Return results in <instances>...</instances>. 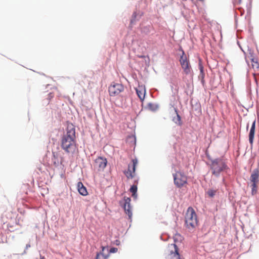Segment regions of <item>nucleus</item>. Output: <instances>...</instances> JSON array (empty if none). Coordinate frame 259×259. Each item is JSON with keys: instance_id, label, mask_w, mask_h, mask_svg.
I'll return each instance as SVG.
<instances>
[{"instance_id": "1", "label": "nucleus", "mask_w": 259, "mask_h": 259, "mask_svg": "<svg viewBox=\"0 0 259 259\" xmlns=\"http://www.w3.org/2000/svg\"><path fill=\"white\" fill-rule=\"evenodd\" d=\"M66 131V134L62 137L61 147L67 153L73 154L77 151L75 131L73 125H68Z\"/></svg>"}, {"instance_id": "2", "label": "nucleus", "mask_w": 259, "mask_h": 259, "mask_svg": "<svg viewBox=\"0 0 259 259\" xmlns=\"http://www.w3.org/2000/svg\"><path fill=\"white\" fill-rule=\"evenodd\" d=\"M209 166L212 175L215 177H219L229 168L225 160L221 158L211 160Z\"/></svg>"}, {"instance_id": "3", "label": "nucleus", "mask_w": 259, "mask_h": 259, "mask_svg": "<svg viewBox=\"0 0 259 259\" xmlns=\"http://www.w3.org/2000/svg\"><path fill=\"white\" fill-rule=\"evenodd\" d=\"M197 214L192 207H189L185 215V225L189 230H193L198 225Z\"/></svg>"}, {"instance_id": "4", "label": "nucleus", "mask_w": 259, "mask_h": 259, "mask_svg": "<svg viewBox=\"0 0 259 259\" xmlns=\"http://www.w3.org/2000/svg\"><path fill=\"white\" fill-rule=\"evenodd\" d=\"M166 259H181L179 253V248L175 243L169 244L165 250Z\"/></svg>"}, {"instance_id": "5", "label": "nucleus", "mask_w": 259, "mask_h": 259, "mask_svg": "<svg viewBox=\"0 0 259 259\" xmlns=\"http://www.w3.org/2000/svg\"><path fill=\"white\" fill-rule=\"evenodd\" d=\"M174 183L179 188L183 187L187 183V177L180 171L173 174Z\"/></svg>"}, {"instance_id": "6", "label": "nucleus", "mask_w": 259, "mask_h": 259, "mask_svg": "<svg viewBox=\"0 0 259 259\" xmlns=\"http://www.w3.org/2000/svg\"><path fill=\"white\" fill-rule=\"evenodd\" d=\"M180 62L184 73L188 75L191 73L192 69L189 61L184 51L180 59Z\"/></svg>"}, {"instance_id": "7", "label": "nucleus", "mask_w": 259, "mask_h": 259, "mask_svg": "<svg viewBox=\"0 0 259 259\" xmlns=\"http://www.w3.org/2000/svg\"><path fill=\"white\" fill-rule=\"evenodd\" d=\"M132 162L128 164L127 169L124 171V174L128 179H133L135 176L136 167L138 164L136 158L132 159Z\"/></svg>"}, {"instance_id": "8", "label": "nucleus", "mask_w": 259, "mask_h": 259, "mask_svg": "<svg viewBox=\"0 0 259 259\" xmlns=\"http://www.w3.org/2000/svg\"><path fill=\"white\" fill-rule=\"evenodd\" d=\"M124 90V87L120 83L111 84L109 88L108 91L110 96H116L118 95Z\"/></svg>"}, {"instance_id": "9", "label": "nucleus", "mask_w": 259, "mask_h": 259, "mask_svg": "<svg viewBox=\"0 0 259 259\" xmlns=\"http://www.w3.org/2000/svg\"><path fill=\"white\" fill-rule=\"evenodd\" d=\"M245 59L248 63H249V62H251L252 67L254 71H258L259 70V63L257 61V59L254 56L253 53H249V54L246 56Z\"/></svg>"}, {"instance_id": "10", "label": "nucleus", "mask_w": 259, "mask_h": 259, "mask_svg": "<svg viewBox=\"0 0 259 259\" xmlns=\"http://www.w3.org/2000/svg\"><path fill=\"white\" fill-rule=\"evenodd\" d=\"M52 160L53 165L55 167L58 166L60 164L62 165L64 162V158L61 155L60 152H53Z\"/></svg>"}, {"instance_id": "11", "label": "nucleus", "mask_w": 259, "mask_h": 259, "mask_svg": "<svg viewBox=\"0 0 259 259\" xmlns=\"http://www.w3.org/2000/svg\"><path fill=\"white\" fill-rule=\"evenodd\" d=\"M131 199L129 197L124 198V211L128 216L129 219H131L132 217V211L130 204Z\"/></svg>"}, {"instance_id": "12", "label": "nucleus", "mask_w": 259, "mask_h": 259, "mask_svg": "<svg viewBox=\"0 0 259 259\" xmlns=\"http://www.w3.org/2000/svg\"><path fill=\"white\" fill-rule=\"evenodd\" d=\"M107 163V159L102 157H98L95 160L96 166L99 170H103L106 167Z\"/></svg>"}, {"instance_id": "13", "label": "nucleus", "mask_w": 259, "mask_h": 259, "mask_svg": "<svg viewBox=\"0 0 259 259\" xmlns=\"http://www.w3.org/2000/svg\"><path fill=\"white\" fill-rule=\"evenodd\" d=\"M136 93L140 98V99L143 101L146 95V89L144 85H139L138 88L136 89Z\"/></svg>"}, {"instance_id": "14", "label": "nucleus", "mask_w": 259, "mask_h": 259, "mask_svg": "<svg viewBox=\"0 0 259 259\" xmlns=\"http://www.w3.org/2000/svg\"><path fill=\"white\" fill-rule=\"evenodd\" d=\"M258 178H259V170L258 169H254L250 176V181L252 183V184H256L257 185L258 182Z\"/></svg>"}, {"instance_id": "15", "label": "nucleus", "mask_w": 259, "mask_h": 259, "mask_svg": "<svg viewBox=\"0 0 259 259\" xmlns=\"http://www.w3.org/2000/svg\"><path fill=\"white\" fill-rule=\"evenodd\" d=\"M255 120H254L252 123L251 128L249 133V141L251 145H252L254 133H255Z\"/></svg>"}, {"instance_id": "16", "label": "nucleus", "mask_w": 259, "mask_h": 259, "mask_svg": "<svg viewBox=\"0 0 259 259\" xmlns=\"http://www.w3.org/2000/svg\"><path fill=\"white\" fill-rule=\"evenodd\" d=\"M105 250H107V252H108V247L102 246V252L100 253H98L97 254L96 257L95 259H107L108 256V253L106 254L104 253Z\"/></svg>"}, {"instance_id": "17", "label": "nucleus", "mask_w": 259, "mask_h": 259, "mask_svg": "<svg viewBox=\"0 0 259 259\" xmlns=\"http://www.w3.org/2000/svg\"><path fill=\"white\" fill-rule=\"evenodd\" d=\"M77 188L79 193L81 195L86 196L88 195L87 189L81 182H79L77 183Z\"/></svg>"}, {"instance_id": "18", "label": "nucleus", "mask_w": 259, "mask_h": 259, "mask_svg": "<svg viewBox=\"0 0 259 259\" xmlns=\"http://www.w3.org/2000/svg\"><path fill=\"white\" fill-rule=\"evenodd\" d=\"M175 111L176 113V117H174L173 118V121L176 123V124H177L178 125L181 126L182 125V120H181V117L180 116V115L178 114V110L177 109L175 108Z\"/></svg>"}, {"instance_id": "19", "label": "nucleus", "mask_w": 259, "mask_h": 259, "mask_svg": "<svg viewBox=\"0 0 259 259\" xmlns=\"http://www.w3.org/2000/svg\"><path fill=\"white\" fill-rule=\"evenodd\" d=\"M137 185H134L131 186L130 188V192L132 193V196L135 198H137Z\"/></svg>"}, {"instance_id": "20", "label": "nucleus", "mask_w": 259, "mask_h": 259, "mask_svg": "<svg viewBox=\"0 0 259 259\" xmlns=\"http://www.w3.org/2000/svg\"><path fill=\"white\" fill-rule=\"evenodd\" d=\"M148 108L149 110L155 111L158 109V106L155 104L150 103L148 104Z\"/></svg>"}, {"instance_id": "21", "label": "nucleus", "mask_w": 259, "mask_h": 259, "mask_svg": "<svg viewBox=\"0 0 259 259\" xmlns=\"http://www.w3.org/2000/svg\"><path fill=\"white\" fill-rule=\"evenodd\" d=\"M251 193L252 195H254L257 193V185L256 184H251Z\"/></svg>"}, {"instance_id": "22", "label": "nucleus", "mask_w": 259, "mask_h": 259, "mask_svg": "<svg viewBox=\"0 0 259 259\" xmlns=\"http://www.w3.org/2000/svg\"><path fill=\"white\" fill-rule=\"evenodd\" d=\"M216 192L217 191L215 190L210 189L208 190V191L207 192V194L209 197H212L215 195Z\"/></svg>"}, {"instance_id": "23", "label": "nucleus", "mask_w": 259, "mask_h": 259, "mask_svg": "<svg viewBox=\"0 0 259 259\" xmlns=\"http://www.w3.org/2000/svg\"><path fill=\"white\" fill-rule=\"evenodd\" d=\"M109 251L111 253L116 252L117 251V248L115 247H112L110 249Z\"/></svg>"}, {"instance_id": "24", "label": "nucleus", "mask_w": 259, "mask_h": 259, "mask_svg": "<svg viewBox=\"0 0 259 259\" xmlns=\"http://www.w3.org/2000/svg\"><path fill=\"white\" fill-rule=\"evenodd\" d=\"M54 97V94L52 93H50L48 94V99L50 100L52 98Z\"/></svg>"}, {"instance_id": "25", "label": "nucleus", "mask_w": 259, "mask_h": 259, "mask_svg": "<svg viewBox=\"0 0 259 259\" xmlns=\"http://www.w3.org/2000/svg\"><path fill=\"white\" fill-rule=\"evenodd\" d=\"M199 69L200 70V72L201 73H202L203 72V66H202V64L201 63H199Z\"/></svg>"}, {"instance_id": "26", "label": "nucleus", "mask_w": 259, "mask_h": 259, "mask_svg": "<svg viewBox=\"0 0 259 259\" xmlns=\"http://www.w3.org/2000/svg\"><path fill=\"white\" fill-rule=\"evenodd\" d=\"M178 237H181V235H176L175 236V238H174V240H176V238H178Z\"/></svg>"}, {"instance_id": "27", "label": "nucleus", "mask_w": 259, "mask_h": 259, "mask_svg": "<svg viewBox=\"0 0 259 259\" xmlns=\"http://www.w3.org/2000/svg\"><path fill=\"white\" fill-rule=\"evenodd\" d=\"M30 247V244H28L26 246V249H28V248Z\"/></svg>"}, {"instance_id": "28", "label": "nucleus", "mask_w": 259, "mask_h": 259, "mask_svg": "<svg viewBox=\"0 0 259 259\" xmlns=\"http://www.w3.org/2000/svg\"><path fill=\"white\" fill-rule=\"evenodd\" d=\"M239 2H241V0H239Z\"/></svg>"}]
</instances>
